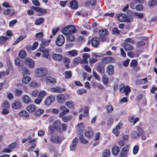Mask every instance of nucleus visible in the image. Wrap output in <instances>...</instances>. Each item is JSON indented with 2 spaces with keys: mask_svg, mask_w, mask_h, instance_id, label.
Returning a JSON list of instances; mask_svg holds the SVG:
<instances>
[{
  "mask_svg": "<svg viewBox=\"0 0 157 157\" xmlns=\"http://www.w3.org/2000/svg\"><path fill=\"white\" fill-rule=\"evenodd\" d=\"M60 125V123L59 120L56 121L53 123V126L54 128H57Z\"/></svg>",
  "mask_w": 157,
  "mask_h": 157,
  "instance_id": "58",
  "label": "nucleus"
},
{
  "mask_svg": "<svg viewBox=\"0 0 157 157\" xmlns=\"http://www.w3.org/2000/svg\"><path fill=\"white\" fill-rule=\"evenodd\" d=\"M71 117L70 116H67L63 117L62 118V120L63 122H66L71 119Z\"/></svg>",
  "mask_w": 157,
  "mask_h": 157,
  "instance_id": "63",
  "label": "nucleus"
},
{
  "mask_svg": "<svg viewBox=\"0 0 157 157\" xmlns=\"http://www.w3.org/2000/svg\"><path fill=\"white\" fill-rule=\"evenodd\" d=\"M25 62L26 64L28 65L31 68H33L34 66V61L29 58H27L25 59Z\"/></svg>",
  "mask_w": 157,
  "mask_h": 157,
  "instance_id": "17",
  "label": "nucleus"
},
{
  "mask_svg": "<svg viewBox=\"0 0 157 157\" xmlns=\"http://www.w3.org/2000/svg\"><path fill=\"white\" fill-rule=\"evenodd\" d=\"M62 29H76V28L74 25H71L64 27Z\"/></svg>",
  "mask_w": 157,
  "mask_h": 157,
  "instance_id": "49",
  "label": "nucleus"
},
{
  "mask_svg": "<svg viewBox=\"0 0 157 157\" xmlns=\"http://www.w3.org/2000/svg\"><path fill=\"white\" fill-rule=\"evenodd\" d=\"M65 105L68 108H72L74 106V104L73 102L71 101H68L66 102Z\"/></svg>",
  "mask_w": 157,
  "mask_h": 157,
  "instance_id": "47",
  "label": "nucleus"
},
{
  "mask_svg": "<svg viewBox=\"0 0 157 157\" xmlns=\"http://www.w3.org/2000/svg\"><path fill=\"white\" fill-rule=\"evenodd\" d=\"M78 51L75 50H73L67 52L68 55L71 56L73 57L76 56L78 55Z\"/></svg>",
  "mask_w": 157,
  "mask_h": 157,
  "instance_id": "31",
  "label": "nucleus"
},
{
  "mask_svg": "<svg viewBox=\"0 0 157 157\" xmlns=\"http://www.w3.org/2000/svg\"><path fill=\"white\" fill-rule=\"evenodd\" d=\"M124 41L126 43H129L131 44H133L135 43L134 40L130 38H127L125 39Z\"/></svg>",
  "mask_w": 157,
  "mask_h": 157,
  "instance_id": "61",
  "label": "nucleus"
},
{
  "mask_svg": "<svg viewBox=\"0 0 157 157\" xmlns=\"http://www.w3.org/2000/svg\"><path fill=\"white\" fill-rule=\"evenodd\" d=\"M107 73L109 75H112L114 73V69L113 66L111 65L108 66L107 67Z\"/></svg>",
  "mask_w": 157,
  "mask_h": 157,
  "instance_id": "18",
  "label": "nucleus"
},
{
  "mask_svg": "<svg viewBox=\"0 0 157 157\" xmlns=\"http://www.w3.org/2000/svg\"><path fill=\"white\" fill-rule=\"evenodd\" d=\"M110 155V151L108 150H105L103 152L102 157H109Z\"/></svg>",
  "mask_w": 157,
  "mask_h": 157,
  "instance_id": "40",
  "label": "nucleus"
},
{
  "mask_svg": "<svg viewBox=\"0 0 157 157\" xmlns=\"http://www.w3.org/2000/svg\"><path fill=\"white\" fill-rule=\"evenodd\" d=\"M31 9L34 10L37 12H39L40 13V15H43L46 14L47 13V10L46 9H43L39 7H32Z\"/></svg>",
  "mask_w": 157,
  "mask_h": 157,
  "instance_id": "9",
  "label": "nucleus"
},
{
  "mask_svg": "<svg viewBox=\"0 0 157 157\" xmlns=\"http://www.w3.org/2000/svg\"><path fill=\"white\" fill-rule=\"evenodd\" d=\"M79 140L81 143L83 144H86L88 142V140L85 139L83 135L80 136Z\"/></svg>",
  "mask_w": 157,
  "mask_h": 157,
  "instance_id": "37",
  "label": "nucleus"
},
{
  "mask_svg": "<svg viewBox=\"0 0 157 157\" xmlns=\"http://www.w3.org/2000/svg\"><path fill=\"white\" fill-rule=\"evenodd\" d=\"M19 71H22L23 74L24 75H29L30 72L28 70L24 67H21L19 68Z\"/></svg>",
  "mask_w": 157,
  "mask_h": 157,
  "instance_id": "28",
  "label": "nucleus"
},
{
  "mask_svg": "<svg viewBox=\"0 0 157 157\" xmlns=\"http://www.w3.org/2000/svg\"><path fill=\"white\" fill-rule=\"evenodd\" d=\"M115 59L114 58L109 57L107 58H104L102 59V61L105 62V63H107L109 62H114Z\"/></svg>",
  "mask_w": 157,
  "mask_h": 157,
  "instance_id": "26",
  "label": "nucleus"
},
{
  "mask_svg": "<svg viewBox=\"0 0 157 157\" xmlns=\"http://www.w3.org/2000/svg\"><path fill=\"white\" fill-rule=\"evenodd\" d=\"M157 2V0H150L148 3V5L150 7L155 6Z\"/></svg>",
  "mask_w": 157,
  "mask_h": 157,
  "instance_id": "50",
  "label": "nucleus"
},
{
  "mask_svg": "<svg viewBox=\"0 0 157 157\" xmlns=\"http://www.w3.org/2000/svg\"><path fill=\"white\" fill-rule=\"evenodd\" d=\"M44 19L43 17H40L35 21V24L36 25H40L44 21Z\"/></svg>",
  "mask_w": 157,
  "mask_h": 157,
  "instance_id": "42",
  "label": "nucleus"
},
{
  "mask_svg": "<svg viewBox=\"0 0 157 157\" xmlns=\"http://www.w3.org/2000/svg\"><path fill=\"white\" fill-rule=\"evenodd\" d=\"M15 93L16 95L19 96L21 95L23 93V91L19 89H17L15 90Z\"/></svg>",
  "mask_w": 157,
  "mask_h": 157,
  "instance_id": "52",
  "label": "nucleus"
},
{
  "mask_svg": "<svg viewBox=\"0 0 157 157\" xmlns=\"http://www.w3.org/2000/svg\"><path fill=\"white\" fill-rule=\"evenodd\" d=\"M94 132L92 130V129L90 127H89L88 129L86 130L85 132V136L88 138H91L93 136Z\"/></svg>",
  "mask_w": 157,
  "mask_h": 157,
  "instance_id": "16",
  "label": "nucleus"
},
{
  "mask_svg": "<svg viewBox=\"0 0 157 157\" xmlns=\"http://www.w3.org/2000/svg\"><path fill=\"white\" fill-rule=\"evenodd\" d=\"M51 40H42V44L44 46H48L50 41Z\"/></svg>",
  "mask_w": 157,
  "mask_h": 157,
  "instance_id": "55",
  "label": "nucleus"
},
{
  "mask_svg": "<svg viewBox=\"0 0 157 157\" xmlns=\"http://www.w3.org/2000/svg\"><path fill=\"white\" fill-rule=\"evenodd\" d=\"M2 108H6L9 109L10 107V105L9 101H5L2 103Z\"/></svg>",
  "mask_w": 157,
  "mask_h": 157,
  "instance_id": "33",
  "label": "nucleus"
},
{
  "mask_svg": "<svg viewBox=\"0 0 157 157\" xmlns=\"http://www.w3.org/2000/svg\"><path fill=\"white\" fill-rule=\"evenodd\" d=\"M51 141L55 144H60L62 141V137L58 135L54 134H52L51 138Z\"/></svg>",
  "mask_w": 157,
  "mask_h": 157,
  "instance_id": "3",
  "label": "nucleus"
},
{
  "mask_svg": "<svg viewBox=\"0 0 157 157\" xmlns=\"http://www.w3.org/2000/svg\"><path fill=\"white\" fill-rule=\"evenodd\" d=\"M38 50L44 53L43 56L44 57L48 58L49 55V51L48 50L46 49L44 47L42 46Z\"/></svg>",
  "mask_w": 157,
  "mask_h": 157,
  "instance_id": "12",
  "label": "nucleus"
},
{
  "mask_svg": "<svg viewBox=\"0 0 157 157\" xmlns=\"http://www.w3.org/2000/svg\"><path fill=\"white\" fill-rule=\"evenodd\" d=\"M19 55L20 57L21 58H24L26 57V53L25 51L21 50L19 53Z\"/></svg>",
  "mask_w": 157,
  "mask_h": 157,
  "instance_id": "43",
  "label": "nucleus"
},
{
  "mask_svg": "<svg viewBox=\"0 0 157 157\" xmlns=\"http://www.w3.org/2000/svg\"><path fill=\"white\" fill-rule=\"evenodd\" d=\"M140 136L136 131H133L132 133V136L134 138H138Z\"/></svg>",
  "mask_w": 157,
  "mask_h": 157,
  "instance_id": "64",
  "label": "nucleus"
},
{
  "mask_svg": "<svg viewBox=\"0 0 157 157\" xmlns=\"http://www.w3.org/2000/svg\"><path fill=\"white\" fill-rule=\"evenodd\" d=\"M119 130L117 129L116 128H115L112 131V133L116 136H117L120 134V132Z\"/></svg>",
  "mask_w": 157,
  "mask_h": 157,
  "instance_id": "62",
  "label": "nucleus"
},
{
  "mask_svg": "<svg viewBox=\"0 0 157 157\" xmlns=\"http://www.w3.org/2000/svg\"><path fill=\"white\" fill-rule=\"evenodd\" d=\"M102 81L103 84L106 85L108 83L109 78L107 76L105 75L103 76Z\"/></svg>",
  "mask_w": 157,
  "mask_h": 157,
  "instance_id": "44",
  "label": "nucleus"
},
{
  "mask_svg": "<svg viewBox=\"0 0 157 157\" xmlns=\"http://www.w3.org/2000/svg\"><path fill=\"white\" fill-rule=\"evenodd\" d=\"M18 115L20 117H24L26 118H27L29 116L28 113L24 110L20 111Z\"/></svg>",
  "mask_w": 157,
  "mask_h": 157,
  "instance_id": "27",
  "label": "nucleus"
},
{
  "mask_svg": "<svg viewBox=\"0 0 157 157\" xmlns=\"http://www.w3.org/2000/svg\"><path fill=\"white\" fill-rule=\"evenodd\" d=\"M139 118L136 117L135 119L133 116H131L128 118V121L131 122L133 123V124H135L137 121H139Z\"/></svg>",
  "mask_w": 157,
  "mask_h": 157,
  "instance_id": "35",
  "label": "nucleus"
},
{
  "mask_svg": "<svg viewBox=\"0 0 157 157\" xmlns=\"http://www.w3.org/2000/svg\"><path fill=\"white\" fill-rule=\"evenodd\" d=\"M60 109L61 111L64 112L66 113H68L69 112V109H67L65 106L61 105L60 107Z\"/></svg>",
  "mask_w": 157,
  "mask_h": 157,
  "instance_id": "53",
  "label": "nucleus"
},
{
  "mask_svg": "<svg viewBox=\"0 0 157 157\" xmlns=\"http://www.w3.org/2000/svg\"><path fill=\"white\" fill-rule=\"evenodd\" d=\"M120 151V149L118 146H115L112 149V154L114 155H117Z\"/></svg>",
  "mask_w": 157,
  "mask_h": 157,
  "instance_id": "25",
  "label": "nucleus"
},
{
  "mask_svg": "<svg viewBox=\"0 0 157 157\" xmlns=\"http://www.w3.org/2000/svg\"><path fill=\"white\" fill-rule=\"evenodd\" d=\"M52 57L55 59L60 61L62 59L63 56L60 54H55Z\"/></svg>",
  "mask_w": 157,
  "mask_h": 157,
  "instance_id": "39",
  "label": "nucleus"
},
{
  "mask_svg": "<svg viewBox=\"0 0 157 157\" xmlns=\"http://www.w3.org/2000/svg\"><path fill=\"white\" fill-rule=\"evenodd\" d=\"M117 17L120 21L124 22L127 21V16L123 13H120L117 14Z\"/></svg>",
  "mask_w": 157,
  "mask_h": 157,
  "instance_id": "13",
  "label": "nucleus"
},
{
  "mask_svg": "<svg viewBox=\"0 0 157 157\" xmlns=\"http://www.w3.org/2000/svg\"><path fill=\"white\" fill-rule=\"evenodd\" d=\"M22 106L21 102L19 101H15L13 102L11 104V108L13 109H19Z\"/></svg>",
  "mask_w": 157,
  "mask_h": 157,
  "instance_id": "4",
  "label": "nucleus"
},
{
  "mask_svg": "<svg viewBox=\"0 0 157 157\" xmlns=\"http://www.w3.org/2000/svg\"><path fill=\"white\" fill-rule=\"evenodd\" d=\"M31 80V78L29 76L24 77L22 79V82L24 84L28 83Z\"/></svg>",
  "mask_w": 157,
  "mask_h": 157,
  "instance_id": "38",
  "label": "nucleus"
},
{
  "mask_svg": "<svg viewBox=\"0 0 157 157\" xmlns=\"http://www.w3.org/2000/svg\"><path fill=\"white\" fill-rule=\"evenodd\" d=\"M113 122V119L111 117H109V120L107 121V125L109 126L112 124Z\"/></svg>",
  "mask_w": 157,
  "mask_h": 157,
  "instance_id": "60",
  "label": "nucleus"
},
{
  "mask_svg": "<svg viewBox=\"0 0 157 157\" xmlns=\"http://www.w3.org/2000/svg\"><path fill=\"white\" fill-rule=\"evenodd\" d=\"M129 149V146L125 145L122 149L120 154V157H126Z\"/></svg>",
  "mask_w": 157,
  "mask_h": 157,
  "instance_id": "7",
  "label": "nucleus"
},
{
  "mask_svg": "<svg viewBox=\"0 0 157 157\" xmlns=\"http://www.w3.org/2000/svg\"><path fill=\"white\" fill-rule=\"evenodd\" d=\"M135 129L136 132L138 133V134H139L140 136L141 135H143L144 133L143 130L141 127L139 126H137L136 127Z\"/></svg>",
  "mask_w": 157,
  "mask_h": 157,
  "instance_id": "29",
  "label": "nucleus"
},
{
  "mask_svg": "<svg viewBox=\"0 0 157 157\" xmlns=\"http://www.w3.org/2000/svg\"><path fill=\"white\" fill-rule=\"evenodd\" d=\"M47 73V70L44 67H42L36 69L35 71V75L37 77H43Z\"/></svg>",
  "mask_w": 157,
  "mask_h": 157,
  "instance_id": "1",
  "label": "nucleus"
},
{
  "mask_svg": "<svg viewBox=\"0 0 157 157\" xmlns=\"http://www.w3.org/2000/svg\"><path fill=\"white\" fill-rule=\"evenodd\" d=\"M70 7L72 9H76L78 6V3L76 0H72L70 2Z\"/></svg>",
  "mask_w": 157,
  "mask_h": 157,
  "instance_id": "23",
  "label": "nucleus"
},
{
  "mask_svg": "<svg viewBox=\"0 0 157 157\" xmlns=\"http://www.w3.org/2000/svg\"><path fill=\"white\" fill-rule=\"evenodd\" d=\"M56 99L58 102L62 103L65 100V97L64 94H60L57 95Z\"/></svg>",
  "mask_w": 157,
  "mask_h": 157,
  "instance_id": "20",
  "label": "nucleus"
},
{
  "mask_svg": "<svg viewBox=\"0 0 157 157\" xmlns=\"http://www.w3.org/2000/svg\"><path fill=\"white\" fill-rule=\"evenodd\" d=\"M55 96L53 95H51L47 97L44 101V104L46 105H50L55 100Z\"/></svg>",
  "mask_w": 157,
  "mask_h": 157,
  "instance_id": "6",
  "label": "nucleus"
},
{
  "mask_svg": "<svg viewBox=\"0 0 157 157\" xmlns=\"http://www.w3.org/2000/svg\"><path fill=\"white\" fill-rule=\"evenodd\" d=\"M65 89L61 88L59 87H52L50 89V90L52 92L55 93H61L65 91Z\"/></svg>",
  "mask_w": 157,
  "mask_h": 157,
  "instance_id": "15",
  "label": "nucleus"
},
{
  "mask_svg": "<svg viewBox=\"0 0 157 157\" xmlns=\"http://www.w3.org/2000/svg\"><path fill=\"white\" fill-rule=\"evenodd\" d=\"M65 42V38L62 35H59L56 40V44L58 46H62Z\"/></svg>",
  "mask_w": 157,
  "mask_h": 157,
  "instance_id": "5",
  "label": "nucleus"
},
{
  "mask_svg": "<svg viewBox=\"0 0 157 157\" xmlns=\"http://www.w3.org/2000/svg\"><path fill=\"white\" fill-rule=\"evenodd\" d=\"M76 30H62V33L66 36H69L76 32Z\"/></svg>",
  "mask_w": 157,
  "mask_h": 157,
  "instance_id": "24",
  "label": "nucleus"
},
{
  "mask_svg": "<svg viewBox=\"0 0 157 157\" xmlns=\"http://www.w3.org/2000/svg\"><path fill=\"white\" fill-rule=\"evenodd\" d=\"M84 128V126L83 124L80 123L78 124L77 126V129L81 133Z\"/></svg>",
  "mask_w": 157,
  "mask_h": 157,
  "instance_id": "36",
  "label": "nucleus"
},
{
  "mask_svg": "<svg viewBox=\"0 0 157 157\" xmlns=\"http://www.w3.org/2000/svg\"><path fill=\"white\" fill-rule=\"evenodd\" d=\"M147 81V79L146 78H143L141 79H138L136 80V83L140 85L141 84H145Z\"/></svg>",
  "mask_w": 157,
  "mask_h": 157,
  "instance_id": "30",
  "label": "nucleus"
},
{
  "mask_svg": "<svg viewBox=\"0 0 157 157\" xmlns=\"http://www.w3.org/2000/svg\"><path fill=\"white\" fill-rule=\"evenodd\" d=\"M137 64V61L135 59H133L131 61L130 63V66L132 67H136Z\"/></svg>",
  "mask_w": 157,
  "mask_h": 157,
  "instance_id": "51",
  "label": "nucleus"
},
{
  "mask_svg": "<svg viewBox=\"0 0 157 157\" xmlns=\"http://www.w3.org/2000/svg\"><path fill=\"white\" fill-rule=\"evenodd\" d=\"M47 95L46 92L44 90H42L39 92L38 94V96L39 98H44Z\"/></svg>",
  "mask_w": 157,
  "mask_h": 157,
  "instance_id": "41",
  "label": "nucleus"
},
{
  "mask_svg": "<svg viewBox=\"0 0 157 157\" xmlns=\"http://www.w3.org/2000/svg\"><path fill=\"white\" fill-rule=\"evenodd\" d=\"M78 143L77 138L75 137L73 140L72 143L70 146L71 150L74 151L75 150L77 147V144Z\"/></svg>",
  "mask_w": 157,
  "mask_h": 157,
  "instance_id": "10",
  "label": "nucleus"
},
{
  "mask_svg": "<svg viewBox=\"0 0 157 157\" xmlns=\"http://www.w3.org/2000/svg\"><path fill=\"white\" fill-rule=\"evenodd\" d=\"M76 92L78 94L81 95L84 93H86L87 90L84 89L82 88L77 90Z\"/></svg>",
  "mask_w": 157,
  "mask_h": 157,
  "instance_id": "45",
  "label": "nucleus"
},
{
  "mask_svg": "<svg viewBox=\"0 0 157 157\" xmlns=\"http://www.w3.org/2000/svg\"><path fill=\"white\" fill-rule=\"evenodd\" d=\"M65 77L66 78L69 79L71 77L72 74L70 71H65Z\"/></svg>",
  "mask_w": 157,
  "mask_h": 157,
  "instance_id": "48",
  "label": "nucleus"
},
{
  "mask_svg": "<svg viewBox=\"0 0 157 157\" xmlns=\"http://www.w3.org/2000/svg\"><path fill=\"white\" fill-rule=\"evenodd\" d=\"M91 42L93 47L97 48L100 42L99 38L97 37H94L92 39Z\"/></svg>",
  "mask_w": 157,
  "mask_h": 157,
  "instance_id": "11",
  "label": "nucleus"
},
{
  "mask_svg": "<svg viewBox=\"0 0 157 157\" xmlns=\"http://www.w3.org/2000/svg\"><path fill=\"white\" fill-rule=\"evenodd\" d=\"M139 150V147L137 145H135L133 148V153L135 155L137 154Z\"/></svg>",
  "mask_w": 157,
  "mask_h": 157,
  "instance_id": "54",
  "label": "nucleus"
},
{
  "mask_svg": "<svg viewBox=\"0 0 157 157\" xmlns=\"http://www.w3.org/2000/svg\"><path fill=\"white\" fill-rule=\"evenodd\" d=\"M106 108L109 113H111L113 110V106L111 105H108L106 106Z\"/></svg>",
  "mask_w": 157,
  "mask_h": 157,
  "instance_id": "57",
  "label": "nucleus"
},
{
  "mask_svg": "<svg viewBox=\"0 0 157 157\" xmlns=\"http://www.w3.org/2000/svg\"><path fill=\"white\" fill-rule=\"evenodd\" d=\"M36 109V106L33 104L29 105L26 108V110L30 113L34 112Z\"/></svg>",
  "mask_w": 157,
  "mask_h": 157,
  "instance_id": "22",
  "label": "nucleus"
},
{
  "mask_svg": "<svg viewBox=\"0 0 157 157\" xmlns=\"http://www.w3.org/2000/svg\"><path fill=\"white\" fill-rule=\"evenodd\" d=\"M122 46L126 52L132 51L133 49L132 46L126 42L123 43Z\"/></svg>",
  "mask_w": 157,
  "mask_h": 157,
  "instance_id": "8",
  "label": "nucleus"
},
{
  "mask_svg": "<svg viewBox=\"0 0 157 157\" xmlns=\"http://www.w3.org/2000/svg\"><path fill=\"white\" fill-rule=\"evenodd\" d=\"M9 38V37L6 36H0V44H3Z\"/></svg>",
  "mask_w": 157,
  "mask_h": 157,
  "instance_id": "34",
  "label": "nucleus"
},
{
  "mask_svg": "<svg viewBox=\"0 0 157 157\" xmlns=\"http://www.w3.org/2000/svg\"><path fill=\"white\" fill-rule=\"evenodd\" d=\"M99 38L101 41H105L107 38L109 32L108 30H99Z\"/></svg>",
  "mask_w": 157,
  "mask_h": 157,
  "instance_id": "2",
  "label": "nucleus"
},
{
  "mask_svg": "<svg viewBox=\"0 0 157 157\" xmlns=\"http://www.w3.org/2000/svg\"><path fill=\"white\" fill-rule=\"evenodd\" d=\"M44 110L43 109H39L34 113V115L35 116H38L42 114Z\"/></svg>",
  "mask_w": 157,
  "mask_h": 157,
  "instance_id": "46",
  "label": "nucleus"
},
{
  "mask_svg": "<svg viewBox=\"0 0 157 157\" xmlns=\"http://www.w3.org/2000/svg\"><path fill=\"white\" fill-rule=\"evenodd\" d=\"M22 100L24 103L27 104L31 103L32 101L30 98L27 95H24L22 97Z\"/></svg>",
  "mask_w": 157,
  "mask_h": 157,
  "instance_id": "19",
  "label": "nucleus"
},
{
  "mask_svg": "<svg viewBox=\"0 0 157 157\" xmlns=\"http://www.w3.org/2000/svg\"><path fill=\"white\" fill-rule=\"evenodd\" d=\"M104 67L102 62H100L98 63L97 67V70L98 72L101 73L104 69Z\"/></svg>",
  "mask_w": 157,
  "mask_h": 157,
  "instance_id": "32",
  "label": "nucleus"
},
{
  "mask_svg": "<svg viewBox=\"0 0 157 157\" xmlns=\"http://www.w3.org/2000/svg\"><path fill=\"white\" fill-rule=\"evenodd\" d=\"M46 82L48 84L51 83L55 84L56 82L55 79L50 76H47L46 77Z\"/></svg>",
  "mask_w": 157,
  "mask_h": 157,
  "instance_id": "21",
  "label": "nucleus"
},
{
  "mask_svg": "<svg viewBox=\"0 0 157 157\" xmlns=\"http://www.w3.org/2000/svg\"><path fill=\"white\" fill-rule=\"evenodd\" d=\"M26 36L25 35H24L20 36L16 40V43L14 44H16L19 43L21 40L25 38Z\"/></svg>",
  "mask_w": 157,
  "mask_h": 157,
  "instance_id": "56",
  "label": "nucleus"
},
{
  "mask_svg": "<svg viewBox=\"0 0 157 157\" xmlns=\"http://www.w3.org/2000/svg\"><path fill=\"white\" fill-rule=\"evenodd\" d=\"M121 91L122 93H125L126 96H128V93L131 91L130 87L128 86H124L120 90Z\"/></svg>",
  "mask_w": 157,
  "mask_h": 157,
  "instance_id": "14",
  "label": "nucleus"
},
{
  "mask_svg": "<svg viewBox=\"0 0 157 157\" xmlns=\"http://www.w3.org/2000/svg\"><path fill=\"white\" fill-rule=\"evenodd\" d=\"M120 50L121 56L123 58H125L126 56V54L123 49L122 48H121Z\"/></svg>",
  "mask_w": 157,
  "mask_h": 157,
  "instance_id": "59",
  "label": "nucleus"
}]
</instances>
